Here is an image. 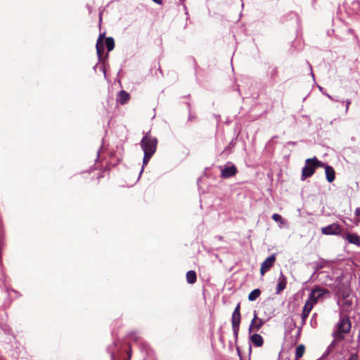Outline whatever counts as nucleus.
I'll return each instance as SVG.
<instances>
[{
	"instance_id": "nucleus-44",
	"label": "nucleus",
	"mask_w": 360,
	"mask_h": 360,
	"mask_svg": "<svg viewBox=\"0 0 360 360\" xmlns=\"http://www.w3.org/2000/svg\"><path fill=\"white\" fill-rule=\"evenodd\" d=\"M316 274H314V273L311 274V276H310V278H309V281H314V276H315Z\"/></svg>"
},
{
	"instance_id": "nucleus-54",
	"label": "nucleus",
	"mask_w": 360,
	"mask_h": 360,
	"mask_svg": "<svg viewBox=\"0 0 360 360\" xmlns=\"http://www.w3.org/2000/svg\"><path fill=\"white\" fill-rule=\"evenodd\" d=\"M219 240H221V239H222V237H221V236H219Z\"/></svg>"
},
{
	"instance_id": "nucleus-27",
	"label": "nucleus",
	"mask_w": 360,
	"mask_h": 360,
	"mask_svg": "<svg viewBox=\"0 0 360 360\" xmlns=\"http://www.w3.org/2000/svg\"><path fill=\"white\" fill-rule=\"evenodd\" d=\"M336 341H338L337 340L334 339L331 342L330 344L328 346V347L326 348V351L324 352V353L322 355V358H325L327 356H328L331 352L333 350L334 347H335V342Z\"/></svg>"
},
{
	"instance_id": "nucleus-19",
	"label": "nucleus",
	"mask_w": 360,
	"mask_h": 360,
	"mask_svg": "<svg viewBox=\"0 0 360 360\" xmlns=\"http://www.w3.org/2000/svg\"><path fill=\"white\" fill-rule=\"evenodd\" d=\"M345 239L351 244L357 245L360 244V237L356 233H347Z\"/></svg>"
},
{
	"instance_id": "nucleus-8",
	"label": "nucleus",
	"mask_w": 360,
	"mask_h": 360,
	"mask_svg": "<svg viewBox=\"0 0 360 360\" xmlns=\"http://www.w3.org/2000/svg\"><path fill=\"white\" fill-rule=\"evenodd\" d=\"M221 177L230 178L233 176L238 172L236 167L231 162H227L224 167H220Z\"/></svg>"
},
{
	"instance_id": "nucleus-35",
	"label": "nucleus",
	"mask_w": 360,
	"mask_h": 360,
	"mask_svg": "<svg viewBox=\"0 0 360 360\" xmlns=\"http://www.w3.org/2000/svg\"><path fill=\"white\" fill-rule=\"evenodd\" d=\"M231 315H233V316L240 315V304H237V306L236 307V308H235V309L233 311Z\"/></svg>"
},
{
	"instance_id": "nucleus-4",
	"label": "nucleus",
	"mask_w": 360,
	"mask_h": 360,
	"mask_svg": "<svg viewBox=\"0 0 360 360\" xmlns=\"http://www.w3.org/2000/svg\"><path fill=\"white\" fill-rule=\"evenodd\" d=\"M128 338L129 340L139 344L141 352L146 353L143 360H157L154 351L150 347L147 342L141 340V338L136 331L129 332L128 333Z\"/></svg>"
},
{
	"instance_id": "nucleus-39",
	"label": "nucleus",
	"mask_w": 360,
	"mask_h": 360,
	"mask_svg": "<svg viewBox=\"0 0 360 360\" xmlns=\"http://www.w3.org/2000/svg\"><path fill=\"white\" fill-rule=\"evenodd\" d=\"M313 323L315 324L314 327H316V326H317L316 316H311V324L312 326H314Z\"/></svg>"
},
{
	"instance_id": "nucleus-20",
	"label": "nucleus",
	"mask_w": 360,
	"mask_h": 360,
	"mask_svg": "<svg viewBox=\"0 0 360 360\" xmlns=\"http://www.w3.org/2000/svg\"><path fill=\"white\" fill-rule=\"evenodd\" d=\"M250 341L255 347H261L264 343L262 337L257 333H254L250 336Z\"/></svg>"
},
{
	"instance_id": "nucleus-18",
	"label": "nucleus",
	"mask_w": 360,
	"mask_h": 360,
	"mask_svg": "<svg viewBox=\"0 0 360 360\" xmlns=\"http://www.w3.org/2000/svg\"><path fill=\"white\" fill-rule=\"evenodd\" d=\"M130 99V94L124 90H121L118 92L117 101L121 104H126Z\"/></svg>"
},
{
	"instance_id": "nucleus-37",
	"label": "nucleus",
	"mask_w": 360,
	"mask_h": 360,
	"mask_svg": "<svg viewBox=\"0 0 360 360\" xmlns=\"http://www.w3.org/2000/svg\"><path fill=\"white\" fill-rule=\"evenodd\" d=\"M347 360H358V355L356 353L351 354Z\"/></svg>"
},
{
	"instance_id": "nucleus-28",
	"label": "nucleus",
	"mask_w": 360,
	"mask_h": 360,
	"mask_svg": "<svg viewBox=\"0 0 360 360\" xmlns=\"http://www.w3.org/2000/svg\"><path fill=\"white\" fill-rule=\"evenodd\" d=\"M304 346L303 345H300L299 346L297 347L296 348V350H295V358L297 359L301 358L304 353Z\"/></svg>"
},
{
	"instance_id": "nucleus-34",
	"label": "nucleus",
	"mask_w": 360,
	"mask_h": 360,
	"mask_svg": "<svg viewBox=\"0 0 360 360\" xmlns=\"http://www.w3.org/2000/svg\"><path fill=\"white\" fill-rule=\"evenodd\" d=\"M195 114L193 113L191 111L188 112V117L187 122H192L196 119Z\"/></svg>"
},
{
	"instance_id": "nucleus-24",
	"label": "nucleus",
	"mask_w": 360,
	"mask_h": 360,
	"mask_svg": "<svg viewBox=\"0 0 360 360\" xmlns=\"http://www.w3.org/2000/svg\"><path fill=\"white\" fill-rule=\"evenodd\" d=\"M197 275L195 271L190 270L186 273V281L189 284H193L196 282Z\"/></svg>"
},
{
	"instance_id": "nucleus-5",
	"label": "nucleus",
	"mask_w": 360,
	"mask_h": 360,
	"mask_svg": "<svg viewBox=\"0 0 360 360\" xmlns=\"http://www.w3.org/2000/svg\"><path fill=\"white\" fill-rule=\"evenodd\" d=\"M323 165H325L324 162L319 160L316 157L307 159L305 160V165L302 169L301 180L304 181L311 177L317 168L323 167Z\"/></svg>"
},
{
	"instance_id": "nucleus-17",
	"label": "nucleus",
	"mask_w": 360,
	"mask_h": 360,
	"mask_svg": "<svg viewBox=\"0 0 360 360\" xmlns=\"http://www.w3.org/2000/svg\"><path fill=\"white\" fill-rule=\"evenodd\" d=\"M287 284V278L283 275L282 271L280 273V276L278 280V283L276 286V294H279L281 292H282L286 287Z\"/></svg>"
},
{
	"instance_id": "nucleus-46",
	"label": "nucleus",
	"mask_w": 360,
	"mask_h": 360,
	"mask_svg": "<svg viewBox=\"0 0 360 360\" xmlns=\"http://www.w3.org/2000/svg\"><path fill=\"white\" fill-rule=\"evenodd\" d=\"M127 355H128V358L130 359L131 355V352L130 349L129 351H127ZM128 360H129V359H128Z\"/></svg>"
},
{
	"instance_id": "nucleus-16",
	"label": "nucleus",
	"mask_w": 360,
	"mask_h": 360,
	"mask_svg": "<svg viewBox=\"0 0 360 360\" xmlns=\"http://www.w3.org/2000/svg\"><path fill=\"white\" fill-rule=\"evenodd\" d=\"M241 316H232V329L236 340L238 339Z\"/></svg>"
},
{
	"instance_id": "nucleus-49",
	"label": "nucleus",
	"mask_w": 360,
	"mask_h": 360,
	"mask_svg": "<svg viewBox=\"0 0 360 360\" xmlns=\"http://www.w3.org/2000/svg\"><path fill=\"white\" fill-rule=\"evenodd\" d=\"M98 63L97 64H96L94 67V70L96 71V68H98Z\"/></svg>"
},
{
	"instance_id": "nucleus-43",
	"label": "nucleus",
	"mask_w": 360,
	"mask_h": 360,
	"mask_svg": "<svg viewBox=\"0 0 360 360\" xmlns=\"http://www.w3.org/2000/svg\"><path fill=\"white\" fill-rule=\"evenodd\" d=\"M186 105H187V107H188V112L191 111V104H190V103L186 102Z\"/></svg>"
},
{
	"instance_id": "nucleus-15",
	"label": "nucleus",
	"mask_w": 360,
	"mask_h": 360,
	"mask_svg": "<svg viewBox=\"0 0 360 360\" xmlns=\"http://www.w3.org/2000/svg\"><path fill=\"white\" fill-rule=\"evenodd\" d=\"M324 165L322 167L325 169L326 180L328 182L332 183L335 179V172L332 166L326 162H324Z\"/></svg>"
},
{
	"instance_id": "nucleus-45",
	"label": "nucleus",
	"mask_w": 360,
	"mask_h": 360,
	"mask_svg": "<svg viewBox=\"0 0 360 360\" xmlns=\"http://www.w3.org/2000/svg\"><path fill=\"white\" fill-rule=\"evenodd\" d=\"M288 145H292V146H295L296 145V142H294V141H288L287 143Z\"/></svg>"
},
{
	"instance_id": "nucleus-53",
	"label": "nucleus",
	"mask_w": 360,
	"mask_h": 360,
	"mask_svg": "<svg viewBox=\"0 0 360 360\" xmlns=\"http://www.w3.org/2000/svg\"><path fill=\"white\" fill-rule=\"evenodd\" d=\"M253 315H254V316H256V315H257V314H256V311H254V314H253Z\"/></svg>"
},
{
	"instance_id": "nucleus-36",
	"label": "nucleus",
	"mask_w": 360,
	"mask_h": 360,
	"mask_svg": "<svg viewBox=\"0 0 360 360\" xmlns=\"http://www.w3.org/2000/svg\"><path fill=\"white\" fill-rule=\"evenodd\" d=\"M355 215L358 217L356 221V224H357L360 221V207H357L355 210Z\"/></svg>"
},
{
	"instance_id": "nucleus-1",
	"label": "nucleus",
	"mask_w": 360,
	"mask_h": 360,
	"mask_svg": "<svg viewBox=\"0 0 360 360\" xmlns=\"http://www.w3.org/2000/svg\"><path fill=\"white\" fill-rule=\"evenodd\" d=\"M308 316H288L285 320V336L290 338L292 342H296L300 337L302 326Z\"/></svg>"
},
{
	"instance_id": "nucleus-29",
	"label": "nucleus",
	"mask_w": 360,
	"mask_h": 360,
	"mask_svg": "<svg viewBox=\"0 0 360 360\" xmlns=\"http://www.w3.org/2000/svg\"><path fill=\"white\" fill-rule=\"evenodd\" d=\"M0 328L6 334L11 335L13 336L12 329L8 325L0 323Z\"/></svg>"
},
{
	"instance_id": "nucleus-10",
	"label": "nucleus",
	"mask_w": 360,
	"mask_h": 360,
	"mask_svg": "<svg viewBox=\"0 0 360 360\" xmlns=\"http://www.w3.org/2000/svg\"><path fill=\"white\" fill-rule=\"evenodd\" d=\"M105 33H100L98 38L97 39V42L96 44V53L98 59V63H103L104 59L103 58V54L104 53V39H105Z\"/></svg>"
},
{
	"instance_id": "nucleus-47",
	"label": "nucleus",
	"mask_w": 360,
	"mask_h": 360,
	"mask_svg": "<svg viewBox=\"0 0 360 360\" xmlns=\"http://www.w3.org/2000/svg\"><path fill=\"white\" fill-rule=\"evenodd\" d=\"M358 4L360 6V1H354L353 2V5Z\"/></svg>"
},
{
	"instance_id": "nucleus-7",
	"label": "nucleus",
	"mask_w": 360,
	"mask_h": 360,
	"mask_svg": "<svg viewBox=\"0 0 360 360\" xmlns=\"http://www.w3.org/2000/svg\"><path fill=\"white\" fill-rule=\"evenodd\" d=\"M158 145V139L156 137L149 136L148 134L143 136L140 142V146L143 153H149L154 155Z\"/></svg>"
},
{
	"instance_id": "nucleus-21",
	"label": "nucleus",
	"mask_w": 360,
	"mask_h": 360,
	"mask_svg": "<svg viewBox=\"0 0 360 360\" xmlns=\"http://www.w3.org/2000/svg\"><path fill=\"white\" fill-rule=\"evenodd\" d=\"M106 47L108 53L112 51L115 48V41L111 37H105L104 39V47Z\"/></svg>"
},
{
	"instance_id": "nucleus-32",
	"label": "nucleus",
	"mask_w": 360,
	"mask_h": 360,
	"mask_svg": "<svg viewBox=\"0 0 360 360\" xmlns=\"http://www.w3.org/2000/svg\"><path fill=\"white\" fill-rule=\"evenodd\" d=\"M323 264L321 263H315L314 266V274H316L319 270L323 268Z\"/></svg>"
},
{
	"instance_id": "nucleus-14",
	"label": "nucleus",
	"mask_w": 360,
	"mask_h": 360,
	"mask_svg": "<svg viewBox=\"0 0 360 360\" xmlns=\"http://www.w3.org/2000/svg\"><path fill=\"white\" fill-rule=\"evenodd\" d=\"M318 276H320L319 281L325 285L328 286L334 290L335 285L332 283V276L326 271H320L318 273ZM337 285H335L336 286Z\"/></svg>"
},
{
	"instance_id": "nucleus-55",
	"label": "nucleus",
	"mask_w": 360,
	"mask_h": 360,
	"mask_svg": "<svg viewBox=\"0 0 360 360\" xmlns=\"http://www.w3.org/2000/svg\"><path fill=\"white\" fill-rule=\"evenodd\" d=\"M311 74L312 77H314V73H313L312 72H311Z\"/></svg>"
},
{
	"instance_id": "nucleus-22",
	"label": "nucleus",
	"mask_w": 360,
	"mask_h": 360,
	"mask_svg": "<svg viewBox=\"0 0 360 360\" xmlns=\"http://www.w3.org/2000/svg\"><path fill=\"white\" fill-rule=\"evenodd\" d=\"M314 304H315L312 302V301H310L309 297H308V300L303 307L302 313L300 315H309Z\"/></svg>"
},
{
	"instance_id": "nucleus-31",
	"label": "nucleus",
	"mask_w": 360,
	"mask_h": 360,
	"mask_svg": "<svg viewBox=\"0 0 360 360\" xmlns=\"http://www.w3.org/2000/svg\"><path fill=\"white\" fill-rule=\"evenodd\" d=\"M103 58L104 59V62L101 63L102 65L98 67L99 70L102 71L104 74V77H106V73H105V62L108 58V53H106L104 56H103Z\"/></svg>"
},
{
	"instance_id": "nucleus-51",
	"label": "nucleus",
	"mask_w": 360,
	"mask_h": 360,
	"mask_svg": "<svg viewBox=\"0 0 360 360\" xmlns=\"http://www.w3.org/2000/svg\"><path fill=\"white\" fill-rule=\"evenodd\" d=\"M99 158V150L97 152V159Z\"/></svg>"
},
{
	"instance_id": "nucleus-2",
	"label": "nucleus",
	"mask_w": 360,
	"mask_h": 360,
	"mask_svg": "<svg viewBox=\"0 0 360 360\" xmlns=\"http://www.w3.org/2000/svg\"><path fill=\"white\" fill-rule=\"evenodd\" d=\"M334 291L338 297L337 303L340 309V315H343L345 313H349L353 308V300L349 296V288L346 285L339 283L335 286Z\"/></svg>"
},
{
	"instance_id": "nucleus-48",
	"label": "nucleus",
	"mask_w": 360,
	"mask_h": 360,
	"mask_svg": "<svg viewBox=\"0 0 360 360\" xmlns=\"http://www.w3.org/2000/svg\"><path fill=\"white\" fill-rule=\"evenodd\" d=\"M318 87H319V90H320L323 94H325V93L323 92V88L322 86H318Z\"/></svg>"
},
{
	"instance_id": "nucleus-6",
	"label": "nucleus",
	"mask_w": 360,
	"mask_h": 360,
	"mask_svg": "<svg viewBox=\"0 0 360 360\" xmlns=\"http://www.w3.org/2000/svg\"><path fill=\"white\" fill-rule=\"evenodd\" d=\"M330 297V292L321 287L319 285H316L311 288L310 293L309 295V297L310 301H312L314 304H316L319 302H323L326 299H328Z\"/></svg>"
},
{
	"instance_id": "nucleus-40",
	"label": "nucleus",
	"mask_w": 360,
	"mask_h": 360,
	"mask_svg": "<svg viewBox=\"0 0 360 360\" xmlns=\"http://www.w3.org/2000/svg\"><path fill=\"white\" fill-rule=\"evenodd\" d=\"M345 103H346V109H345V111L346 112L348 111V109H349V105L351 104V101L347 99L345 101Z\"/></svg>"
},
{
	"instance_id": "nucleus-50",
	"label": "nucleus",
	"mask_w": 360,
	"mask_h": 360,
	"mask_svg": "<svg viewBox=\"0 0 360 360\" xmlns=\"http://www.w3.org/2000/svg\"><path fill=\"white\" fill-rule=\"evenodd\" d=\"M193 63H194L195 68H196V67H197V63H196V61L195 60V59H193Z\"/></svg>"
},
{
	"instance_id": "nucleus-42",
	"label": "nucleus",
	"mask_w": 360,
	"mask_h": 360,
	"mask_svg": "<svg viewBox=\"0 0 360 360\" xmlns=\"http://www.w3.org/2000/svg\"><path fill=\"white\" fill-rule=\"evenodd\" d=\"M153 2L156 3L158 5H162V0H152Z\"/></svg>"
},
{
	"instance_id": "nucleus-12",
	"label": "nucleus",
	"mask_w": 360,
	"mask_h": 360,
	"mask_svg": "<svg viewBox=\"0 0 360 360\" xmlns=\"http://www.w3.org/2000/svg\"><path fill=\"white\" fill-rule=\"evenodd\" d=\"M342 229L340 226L337 223H333L330 225L321 228V233L324 235H341Z\"/></svg>"
},
{
	"instance_id": "nucleus-9",
	"label": "nucleus",
	"mask_w": 360,
	"mask_h": 360,
	"mask_svg": "<svg viewBox=\"0 0 360 360\" xmlns=\"http://www.w3.org/2000/svg\"><path fill=\"white\" fill-rule=\"evenodd\" d=\"M107 352L110 355L111 360H118L121 352V347L117 340L107 347Z\"/></svg>"
},
{
	"instance_id": "nucleus-11",
	"label": "nucleus",
	"mask_w": 360,
	"mask_h": 360,
	"mask_svg": "<svg viewBox=\"0 0 360 360\" xmlns=\"http://www.w3.org/2000/svg\"><path fill=\"white\" fill-rule=\"evenodd\" d=\"M268 319H260L259 316H253V319L251 321L250 327H249V333H257L258 332L262 326L268 321Z\"/></svg>"
},
{
	"instance_id": "nucleus-13",
	"label": "nucleus",
	"mask_w": 360,
	"mask_h": 360,
	"mask_svg": "<svg viewBox=\"0 0 360 360\" xmlns=\"http://www.w3.org/2000/svg\"><path fill=\"white\" fill-rule=\"evenodd\" d=\"M276 262V255L274 254L269 256L262 263L260 268V274L264 275L274 264Z\"/></svg>"
},
{
	"instance_id": "nucleus-52",
	"label": "nucleus",
	"mask_w": 360,
	"mask_h": 360,
	"mask_svg": "<svg viewBox=\"0 0 360 360\" xmlns=\"http://www.w3.org/2000/svg\"><path fill=\"white\" fill-rule=\"evenodd\" d=\"M112 336H114V335H115V332H114V330H112Z\"/></svg>"
},
{
	"instance_id": "nucleus-33",
	"label": "nucleus",
	"mask_w": 360,
	"mask_h": 360,
	"mask_svg": "<svg viewBox=\"0 0 360 360\" xmlns=\"http://www.w3.org/2000/svg\"><path fill=\"white\" fill-rule=\"evenodd\" d=\"M272 219L276 221V222H281V223H283V217H281V215L278 214H274L272 215Z\"/></svg>"
},
{
	"instance_id": "nucleus-3",
	"label": "nucleus",
	"mask_w": 360,
	"mask_h": 360,
	"mask_svg": "<svg viewBox=\"0 0 360 360\" xmlns=\"http://www.w3.org/2000/svg\"><path fill=\"white\" fill-rule=\"evenodd\" d=\"M351 330V321L349 316H340L338 322L335 324L332 335L334 339L341 341L344 339L345 334L348 333Z\"/></svg>"
},
{
	"instance_id": "nucleus-25",
	"label": "nucleus",
	"mask_w": 360,
	"mask_h": 360,
	"mask_svg": "<svg viewBox=\"0 0 360 360\" xmlns=\"http://www.w3.org/2000/svg\"><path fill=\"white\" fill-rule=\"evenodd\" d=\"M143 153H144V155H143V165H142V167L140 171V173H139V179L140 178L141 174L143 173L145 166L147 165V164L150 161V158L153 155L149 154V153H147V152Z\"/></svg>"
},
{
	"instance_id": "nucleus-41",
	"label": "nucleus",
	"mask_w": 360,
	"mask_h": 360,
	"mask_svg": "<svg viewBox=\"0 0 360 360\" xmlns=\"http://www.w3.org/2000/svg\"><path fill=\"white\" fill-rule=\"evenodd\" d=\"M326 95V96L330 98V100L332 101H337V102H340V101L338 99H335L333 98L330 95L328 94H325Z\"/></svg>"
},
{
	"instance_id": "nucleus-23",
	"label": "nucleus",
	"mask_w": 360,
	"mask_h": 360,
	"mask_svg": "<svg viewBox=\"0 0 360 360\" xmlns=\"http://www.w3.org/2000/svg\"><path fill=\"white\" fill-rule=\"evenodd\" d=\"M238 135L232 139L229 144L224 149L221 153L224 154H230L232 152V150L235 148L237 142Z\"/></svg>"
},
{
	"instance_id": "nucleus-38",
	"label": "nucleus",
	"mask_w": 360,
	"mask_h": 360,
	"mask_svg": "<svg viewBox=\"0 0 360 360\" xmlns=\"http://www.w3.org/2000/svg\"><path fill=\"white\" fill-rule=\"evenodd\" d=\"M185 1L186 0H179V3L182 5L184 10L185 11V14L188 15V11H187V7L185 4Z\"/></svg>"
},
{
	"instance_id": "nucleus-30",
	"label": "nucleus",
	"mask_w": 360,
	"mask_h": 360,
	"mask_svg": "<svg viewBox=\"0 0 360 360\" xmlns=\"http://www.w3.org/2000/svg\"><path fill=\"white\" fill-rule=\"evenodd\" d=\"M268 74L270 75V77L271 79H274V78L278 75V70L276 67H269V70L268 72Z\"/></svg>"
},
{
	"instance_id": "nucleus-26",
	"label": "nucleus",
	"mask_w": 360,
	"mask_h": 360,
	"mask_svg": "<svg viewBox=\"0 0 360 360\" xmlns=\"http://www.w3.org/2000/svg\"><path fill=\"white\" fill-rule=\"evenodd\" d=\"M261 295V290L259 288L254 289L248 295L249 301L256 300Z\"/></svg>"
}]
</instances>
